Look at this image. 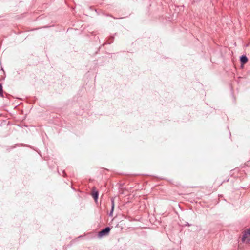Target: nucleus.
I'll return each mask as SVG.
<instances>
[{"label": "nucleus", "instance_id": "7ed1b4c3", "mask_svg": "<svg viewBox=\"0 0 250 250\" xmlns=\"http://www.w3.org/2000/svg\"><path fill=\"white\" fill-rule=\"evenodd\" d=\"M91 195L93 196V197L94 198V200L96 201L98 199V191L95 190V188H93V189H92V191L91 192Z\"/></svg>", "mask_w": 250, "mask_h": 250}, {"label": "nucleus", "instance_id": "39448f33", "mask_svg": "<svg viewBox=\"0 0 250 250\" xmlns=\"http://www.w3.org/2000/svg\"><path fill=\"white\" fill-rule=\"evenodd\" d=\"M2 87L1 84H0V94H2Z\"/></svg>", "mask_w": 250, "mask_h": 250}, {"label": "nucleus", "instance_id": "f257e3e1", "mask_svg": "<svg viewBox=\"0 0 250 250\" xmlns=\"http://www.w3.org/2000/svg\"><path fill=\"white\" fill-rule=\"evenodd\" d=\"M242 240L247 243H250V228L247 229L244 231Z\"/></svg>", "mask_w": 250, "mask_h": 250}, {"label": "nucleus", "instance_id": "f03ea898", "mask_svg": "<svg viewBox=\"0 0 250 250\" xmlns=\"http://www.w3.org/2000/svg\"><path fill=\"white\" fill-rule=\"evenodd\" d=\"M110 230V228L109 227H106L104 229L102 230L99 232L98 235L99 237H102L103 236L107 235L109 233Z\"/></svg>", "mask_w": 250, "mask_h": 250}, {"label": "nucleus", "instance_id": "20e7f679", "mask_svg": "<svg viewBox=\"0 0 250 250\" xmlns=\"http://www.w3.org/2000/svg\"><path fill=\"white\" fill-rule=\"evenodd\" d=\"M248 59L246 56H242L241 57V62L242 64H245L247 62Z\"/></svg>", "mask_w": 250, "mask_h": 250}, {"label": "nucleus", "instance_id": "423d86ee", "mask_svg": "<svg viewBox=\"0 0 250 250\" xmlns=\"http://www.w3.org/2000/svg\"><path fill=\"white\" fill-rule=\"evenodd\" d=\"M113 208H114V205H112V209Z\"/></svg>", "mask_w": 250, "mask_h": 250}]
</instances>
